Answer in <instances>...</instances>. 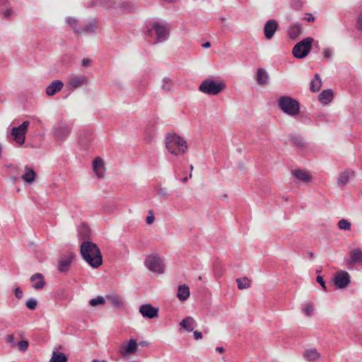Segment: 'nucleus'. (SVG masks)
Listing matches in <instances>:
<instances>
[{
  "label": "nucleus",
  "mask_w": 362,
  "mask_h": 362,
  "mask_svg": "<svg viewBox=\"0 0 362 362\" xmlns=\"http://www.w3.org/2000/svg\"><path fill=\"white\" fill-rule=\"evenodd\" d=\"M83 259L93 268H98L103 263V257L98 245L90 241H83L80 246Z\"/></svg>",
  "instance_id": "f257e3e1"
},
{
  "label": "nucleus",
  "mask_w": 362,
  "mask_h": 362,
  "mask_svg": "<svg viewBox=\"0 0 362 362\" xmlns=\"http://www.w3.org/2000/svg\"><path fill=\"white\" fill-rule=\"evenodd\" d=\"M165 147L171 154L179 156L186 153L188 146L184 138L176 134H168L165 137Z\"/></svg>",
  "instance_id": "f03ea898"
},
{
  "label": "nucleus",
  "mask_w": 362,
  "mask_h": 362,
  "mask_svg": "<svg viewBox=\"0 0 362 362\" xmlns=\"http://www.w3.org/2000/svg\"><path fill=\"white\" fill-rule=\"evenodd\" d=\"M279 107L290 116L298 115L300 112L299 103L290 96H281L278 100Z\"/></svg>",
  "instance_id": "7ed1b4c3"
},
{
  "label": "nucleus",
  "mask_w": 362,
  "mask_h": 362,
  "mask_svg": "<svg viewBox=\"0 0 362 362\" xmlns=\"http://www.w3.org/2000/svg\"><path fill=\"white\" fill-rule=\"evenodd\" d=\"M313 41V38L308 37L298 42L292 50L294 57L297 59L305 58L310 53Z\"/></svg>",
  "instance_id": "20e7f679"
},
{
  "label": "nucleus",
  "mask_w": 362,
  "mask_h": 362,
  "mask_svg": "<svg viewBox=\"0 0 362 362\" xmlns=\"http://www.w3.org/2000/svg\"><path fill=\"white\" fill-rule=\"evenodd\" d=\"M30 125L29 121H24L21 125L13 127L11 131V136L13 139L19 145L25 142V135Z\"/></svg>",
  "instance_id": "39448f33"
},
{
  "label": "nucleus",
  "mask_w": 362,
  "mask_h": 362,
  "mask_svg": "<svg viewBox=\"0 0 362 362\" xmlns=\"http://www.w3.org/2000/svg\"><path fill=\"white\" fill-rule=\"evenodd\" d=\"M148 32L149 35L152 36L153 32L156 35V42H163L167 40L169 31L165 25L159 22H154L152 24V28H148Z\"/></svg>",
  "instance_id": "423d86ee"
},
{
  "label": "nucleus",
  "mask_w": 362,
  "mask_h": 362,
  "mask_svg": "<svg viewBox=\"0 0 362 362\" xmlns=\"http://www.w3.org/2000/svg\"><path fill=\"white\" fill-rule=\"evenodd\" d=\"M145 265L153 272L158 274L164 272L165 265L163 259L157 255L148 257L145 260Z\"/></svg>",
  "instance_id": "0eeeda50"
},
{
  "label": "nucleus",
  "mask_w": 362,
  "mask_h": 362,
  "mask_svg": "<svg viewBox=\"0 0 362 362\" xmlns=\"http://www.w3.org/2000/svg\"><path fill=\"white\" fill-rule=\"evenodd\" d=\"M226 88L224 82H216L212 79H205V93L216 95Z\"/></svg>",
  "instance_id": "6e6552de"
},
{
  "label": "nucleus",
  "mask_w": 362,
  "mask_h": 362,
  "mask_svg": "<svg viewBox=\"0 0 362 362\" xmlns=\"http://www.w3.org/2000/svg\"><path fill=\"white\" fill-rule=\"evenodd\" d=\"M333 281L337 288H345L351 283L350 276L346 271H339L334 274Z\"/></svg>",
  "instance_id": "1a4fd4ad"
},
{
  "label": "nucleus",
  "mask_w": 362,
  "mask_h": 362,
  "mask_svg": "<svg viewBox=\"0 0 362 362\" xmlns=\"http://www.w3.org/2000/svg\"><path fill=\"white\" fill-rule=\"evenodd\" d=\"M138 350V344L136 339H130L127 345H122L119 349V353L122 357L134 354Z\"/></svg>",
  "instance_id": "9d476101"
},
{
  "label": "nucleus",
  "mask_w": 362,
  "mask_h": 362,
  "mask_svg": "<svg viewBox=\"0 0 362 362\" xmlns=\"http://www.w3.org/2000/svg\"><path fill=\"white\" fill-rule=\"evenodd\" d=\"M139 313L143 317L148 319H153L158 316V309L149 303L141 305Z\"/></svg>",
  "instance_id": "9b49d317"
},
{
  "label": "nucleus",
  "mask_w": 362,
  "mask_h": 362,
  "mask_svg": "<svg viewBox=\"0 0 362 362\" xmlns=\"http://www.w3.org/2000/svg\"><path fill=\"white\" fill-rule=\"evenodd\" d=\"M71 127L66 123H59V126L54 129V134L58 140L64 141L69 135Z\"/></svg>",
  "instance_id": "f8f14e48"
},
{
  "label": "nucleus",
  "mask_w": 362,
  "mask_h": 362,
  "mask_svg": "<svg viewBox=\"0 0 362 362\" xmlns=\"http://www.w3.org/2000/svg\"><path fill=\"white\" fill-rule=\"evenodd\" d=\"M89 80L85 75H74L68 81V86L71 88H78L83 85H88Z\"/></svg>",
  "instance_id": "ddd939ff"
},
{
  "label": "nucleus",
  "mask_w": 362,
  "mask_h": 362,
  "mask_svg": "<svg viewBox=\"0 0 362 362\" xmlns=\"http://www.w3.org/2000/svg\"><path fill=\"white\" fill-rule=\"evenodd\" d=\"M279 27L278 23L274 19H270L266 22L264 27V33L265 37L270 40L274 35L275 32L277 30Z\"/></svg>",
  "instance_id": "4468645a"
},
{
  "label": "nucleus",
  "mask_w": 362,
  "mask_h": 362,
  "mask_svg": "<svg viewBox=\"0 0 362 362\" xmlns=\"http://www.w3.org/2000/svg\"><path fill=\"white\" fill-rule=\"evenodd\" d=\"M74 255L72 252L69 253L66 256L62 257L59 260V271L60 272H66L69 269L70 265L74 259Z\"/></svg>",
  "instance_id": "2eb2a0df"
},
{
  "label": "nucleus",
  "mask_w": 362,
  "mask_h": 362,
  "mask_svg": "<svg viewBox=\"0 0 362 362\" xmlns=\"http://www.w3.org/2000/svg\"><path fill=\"white\" fill-rule=\"evenodd\" d=\"M64 87V83L61 80L53 81L46 88V94L53 96L60 92Z\"/></svg>",
  "instance_id": "dca6fc26"
},
{
  "label": "nucleus",
  "mask_w": 362,
  "mask_h": 362,
  "mask_svg": "<svg viewBox=\"0 0 362 362\" xmlns=\"http://www.w3.org/2000/svg\"><path fill=\"white\" fill-rule=\"evenodd\" d=\"M291 174L298 180L303 182H309L311 181L313 177L306 170L302 169H296L291 171Z\"/></svg>",
  "instance_id": "f3484780"
},
{
  "label": "nucleus",
  "mask_w": 362,
  "mask_h": 362,
  "mask_svg": "<svg viewBox=\"0 0 362 362\" xmlns=\"http://www.w3.org/2000/svg\"><path fill=\"white\" fill-rule=\"evenodd\" d=\"M30 280L33 283V287L36 290L42 289L45 286L44 276L40 273H36L31 276Z\"/></svg>",
  "instance_id": "a211bd4d"
},
{
  "label": "nucleus",
  "mask_w": 362,
  "mask_h": 362,
  "mask_svg": "<svg viewBox=\"0 0 362 362\" xmlns=\"http://www.w3.org/2000/svg\"><path fill=\"white\" fill-rule=\"evenodd\" d=\"M93 168L98 177H103L105 167L104 161L102 158H100V157H97L96 158H95L93 163Z\"/></svg>",
  "instance_id": "6ab92c4d"
},
{
  "label": "nucleus",
  "mask_w": 362,
  "mask_h": 362,
  "mask_svg": "<svg viewBox=\"0 0 362 362\" xmlns=\"http://www.w3.org/2000/svg\"><path fill=\"white\" fill-rule=\"evenodd\" d=\"M350 259L348 264H356L362 262V250L360 248H355L350 251Z\"/></svg>",
  "instance_id": "aec40b11"
},
{
  "label": "nucleus",
  "mask_w": 362,
  "mask_h": 362,
  "mask_svg": "<svg viewBox=\"0 0 362 362\" xmlns=\"http://www.w3.org/2000/svg\"><path fill=\"white\" fill-rule=\"evenodd\" d=\"M304 358L309 362H314L321 358L320 354L316 349H308L303 352Z\"/></svg>",
  "instance_id": "412c9836"
},
{
  "label": "nucleus",
  "mask_w": 362,
  "mask_h": 362,
  "mask_svg": "<svg viewBox=\"0 0 362 362\" xmlns=\"http://www.w3.org/2000/svg\"><path fill=\"white\" fill-rule=\"evenodd\" d=\"M256 80L257 83L260 86L268 84L269 76L267 71L262 68L257 69Z\"/></svg>",
  "instance_id": "4be33fe9"
},
{
  "label": "nucleus",
  "mask_w": 362,
  "mask_h": 362,
  "mask_svg": "<svg viewBox=\"0 0 362 362\" xmlns=\"http://www.w3.org/2000/svg\"><path fill=\"white\" fill-rule=\"evenodd\" d=\"M334 93L331 89L323 90L318 95L319 101L323 105H327L333 100Z\"/></svg>",
  "instance_id": "5701e85b"
},
{
  "label": "nucleus",
  "mask_w": 362,
  "mask_h": 362,
  "mask_svg": "<svg viewBox=\"0 0 362 362\" xmlns=\"http://www.w3.org/2000/svg\"><path fill=\"white\" fill-rule=\"evenodd\" d=\"M37 175L33 169L28 167V165L25 166V173L22 175L21 178L29 184L33 183Z\"/></svg>",
  "instance_id": "b1692460"
},
{
  "label": "nucleus",
  "mask_w": 362,
  "mask_h": 362,
  "mask_svg": "<svg viewBox=\"0 0 362 362\" xmlns=\"http://www.w3.org/2000/svg\"><path fill=\"white\" fill-rule=\"evenodd\" d=\"M195 325L196 322L192 317L184 318L180 323V327L187 332H192Z\"/></svg>",
  "instance_id": "393cba45"
},
{
  "label": "nucleus",
  "mask_w": 362,
  "mask_h": 362,
  "mask_svg": "<svg viewBox=\"0 0 362 362\" xmlns=\"http://www.w3.org/2000/svg\"><path fill=\"white\" fill-rule=\"evenodd\" d=\"M189 294H190L189 288L187 285L183 284V285L179 286L178 289H177V296L180 300H181V301L186 300L189 298Z\"/></svg>",
  "instance_id": "a878e982"
},
{
  "label": "nucleus",
  "mask_w": 362,
  "mask_h": 362,
  "mask_svg": "<svg viewBox=\"0 0 362 362\" xmlns=\"http://www.w3.org/2000/svg\"><path fill=\"white\" fill-rule=\"evenodd\" d=\"M354 172H350L348 170H345L340 173L338 179H337V185L338 186L343 187L346 183L349 182L351 176L354 175Z\"/></svg>",
  "instance_id": "bb28decb"
},
{
  "label": "nucleus",
  "mask_w": 362,
  "mask_h": 362,
  "mask_svg": "<svg viewBox=\"0 0 362 362\" xmlns=\"http://www.w3.org/2000/svg\"><path fill=\"white\" fill-rule=\"evenodd\" d=\"M302 33V28L300 24L291 25L288 30V34L291 39H296Z\"/></svg>",
  "instance_id": "cd10ccee"
},
{
  "label": "nucleus",
  "mask_w": 362,
  "mask_h": 362,
  "mask_svg": "<svg viewBox=\"0 0 362 362\" xmlns=\"http://www.w3.org/2000/svg\"><path fill=\"white\" fill-rule=\"evenodd\" d=\"M93 6H100L105 8H116V1L115 0H93Z\"/></svg>",
  "instance_id": "c85d7f7f"
},
{
  "label": "nucleus",
  "mask_w": 362,
  "mask_h": 362,
  "mask_svg": "<svg viewBox=\"0 0 362 362\" xmlns=\"http://www.w3.org/2000/svg\"><path fill=\"white\" fill-rule=\"evenodd\" d=\"M116 7H119L124 11H131L135 8L134 4L128 0L116 1Z\"/></svg>",
  "instance_id": "c756f323"
},
{
  "label": "nucleus",
  "mask_w": 362,
  "mask_h": 362,
  "mask_svg": "<svg viewBox=\"0 0 362 362\" xmlns=\"http://www.w3.org/2000/svg\"><path fill=\"white\" fill-rule=\"evenodd\" d=\"M322 86V81L318 74H315V78L311 81L310 85V90L312 92L316 93L320 90Z\"/></svg>",
  "instance_id": "7c9ffc66"
},
{
  "label": "nucleus",
  "mask_w": 362,
  "mask_h": 362,
  "mask_svg": "<svg viewBox=\"0 0 362 362\" xmlns=\"http://www.w3.org/2000/svg\"><path fill=\"white\" fill-rule=\"evenodd\" d=\"M67 361L68 358L64 353L53 351L49 362H67Z\"/></svg>",
  "instance_id": "2f4dec72"
},
{
  "label": "nucleus",
  "mask_w": 362,
  "mask_h": 362,
  "mask_svg": "<svg viewBox=\"0 0 362 362\" xmlns=\"http://www.w3.org/2000/svg\"><path fill=\"white\" fill-rule=\"evenodd\" d=\"M105 298L109 303H110L115 307L121 308L122 305V303L119 297L116 294L107 295Z\"/></svg>",
  "instance_id": "473e14b6"
},
{
  "label": "nucleus",
  "mask_w": 362,
  "mask_h": 362,
  "mask_svg": "<svg viewBox=\"0 0 362 362\" xmlns=\"http://www.w3.org/2000/svg\"><path fill=\"white\" fill-rule=\"evenodd\" d=\"M291 142L298 148L305 147V143L300 135L291 134L289 136Z\"/></svg>",
  "instance_id": "72a5a7b5"
},
{
  "label": "nucleus",
  "mask_w": 362,
  "mask_h": 362,
  "mask_svg": "<svg viewBox=\"0 0 362 362\" xmlns=\"http://www.w3.org/2000/svg\"><path fill=\"white\" fill-rule=\"evenodd\" d=\"M236 281L239 289L242 290L247 288L250 286V281L247 277L237 279Z\"/></svg>",
  "instance_id": "f704fd0d"
},
{
  "label": "nucleus",
  "mask_w": 362,
  "mask_h": 362,
  "mask_svg": "<svg viewBox=\"0 0 362 362\" xmlns=\"http://www.w3.org/2000/svg\"><path fill=\"white\" fill-rule=\"evenodd\" d=\"M173 81L167 77L163 79L161 88L165 92H170L173 90Z\"/></svg>",
  "instance_id": "c9c22d12"
},
{
  "label": "nucleus",
  "mask_w": 362,
  "mask_h": 362,
  "mask_svg": "<svg viewBox=\"0 0 362 362\" xmlns=\"http://www.w3.org/2000/svg\"><path fill=\"white\" fill-rule=\"evenodd\" d=\"M95 28L96 26L94 23H90L89 24L84 25L82 28L76 30V33H82L86 32L90 33L94 32Z\"/></svg>",
  "instance_id": "e433bc0d"
},
{
  "label": "nucleus",
  "mask_w": 362,
  "mask_h": 362,
  "mask_svg": "<svg viewBox=\"0 0 362 362\" xmlns=\"http://www.w3.org/2000/svg\"><path fill=\"white\" fill-rule=\"evenodd\" d=\"M105 302V299L103 296H98L95 298H93L89 301V304L93 306H97L98 305H103Z\"/></svg>",
  "instance_id": "4c0bfd02"
},
{
  "label": "nucleus",
  "mask_w": 362,
  "mask_h": 362,
  "mask_svg": "<svg viewBox=\"0 0 362 362\" xmlns=\"http://www.w3.org/2000/svg\"><path fill=\"white\" fill-rule=\"evenodd\" d=\"M338 227L341 230H349L351 229V223L346 219H341L338 222Z\"/></svg>",
  "instance_id": "58836bf2"
},
{
  "label": "nucleus",
  "mask_w": 362,
  "mask_h": 362,
  "mask_svg": "<svg viewBox=\"0 0 362 362\" xmlns=\"http://www.w3.org/2000/svg\"><path fill=\"white\" fill-rule=\"evenodd\" d=\"M37 302L34 298H30L26 302V307L30 310H35L36 308Z\"/></svg>",
  "instance_id": "ea45409f"
},
{
  "label": "nucleus",
  "mask_w": 362,
  "mask_h": 362,
  "mask_svg": "<svg viewBox=\"0 0 362 362\" xmlns=\"http://www.w3.org/2000/svg\"><path fill=\"white\" fill-rule=\"evenodd\" d=\"M314 311V306L313 303H308L305 305L304 313L307 316H310Z\"/></svg>",
  "instance_id": "a19ab883"
},
{
  "label": "nucleus",
  "mask_w": 362,
  "mask_h": 362,
  "mask_svg": "<svg viewBox=\"0 0 362 362\" xmlns=\"http://www.w3.org/2000/svg\"><path fill=\"white\" fill-rule=\"evenodd\" d=\"M28 341L26 340H22L18 343V347L21 351H25L28 349Z\"/></svg>",
  "instance_id": "79ce46f5"
},
{
  "label": "nucleus",
  "mask_w": 362,
  "mask_h": 362,
  "mask_svg": "<svg viewBox=\"0 0 362 362\" xmlns=\"http://www.w3.org/2000/svg\"><path fill=\"white\" fill-rule=\"evenodd\" d=\"M158 194L164 199H168L169 195L168 189L165 187H159L158 189Z\"/></svg>",
  "instance_id": "37998d69"
},
{
  "label": "nucleus",
  "mask_w": 362,
  "mask_h": 362,
  "mask_svg": "<svg viewBox=\"0 0 362 362\" xmlns=\"http://www.w3.org/2000/svg\"><path fill=\"white\" fill-rule=\"evenodd\" d=\"M66 22L74 30L75 32H76V30H78L77 28H76L77 27V24H78V21H77L76 19L72 18H66Z\"/></svg>",
  "instance_id": "c03bdc74"
},
{
  "label": "nucleus",
  "mask_w": 362,
  "mask_h": 362,
  "mask_svg": "<svg viewBox=\"0 0 362 362\" xmlns=\"http://www.w3.org/2000/svg\"><path fill=\"white\" fill-rule=\"evenodd\" d=\"M6 341L7 343L10 344H11V347H15L16 346V343L14 340V336L13 334H9V335H7L5 338Z\"/></svg>",
  "instance_id": "a18cd8bd"
},
{
  "label": "nucleus",
  "mask_w": 362,
  "mask_h": 362,
  "mask_svg": "<svg viewBox=\"0 0 362 362\" xmlns=\"http://www.w3.org/2000/svg\"><path fill=\"white\" fill-rule=\"evenodd\" d=\"M154 216H153V213L152 211H148V216L146 217V223L148 225H151L153 223L154 221Z\"/></svg>",
  "instance_id": "49530a36"
},
{
  "label": "nucleus",
  "mask_w": 362,
  "mask_h": 362,
  "mask_svg": "<svg viewBox=\"0 0 362 362\" xmlns=\"http://www.w3.org/2000/svg\"><path fill=\"white\" fill-rule=\"evenodd\" d=\"M356 28L358 30L362 31V12L358 16Z\"/></svg>",
  "instance_id": "de8ad7c7"
},
{
  "label": "nucleus",
  "mask_w": 362,
  "mask_h": 362,
  "mask_svg": "<svg viewBox=\"0 0 362 362\" xmlns=\"http://www.w3.org/2000/svg\"><path fill=\"white\" fill-rule=\"evenodd\" d=\"M316 281L321 285V286L322 287L324 291H327V287H326V285H325V281L323 280L322 276H317V279H316Z\"/></svg>",
  "instance_id": "09e8293b"
},
{
  "label": "nucleus",
  "mask_w": 362,
  "mask_h": 362,
  "mask_svg": "<svg viewBox=\"0 0 362 362\" xmlns=\"http://www.w3.org/2000/svg\"><path fill=\"white\" fill-rule=\"evenodd\" d=\"M302 5V2L300 0H293L292 2V6L296 9H300Z\"/></svg>",
  "instance_id": "8fccbe9b"
},
{
  "label": "nucleus",
  "mask_w": 362,
  "mask_h": 362,
  "mask_svg": "<svg viewBox=\"0 0 362 362\" xmlns=\"http://www.w3.org/2000/svg\"><path fill=\"white\" fill-rule=\"evenodd\" d=\"M92 64L91 59L88 58H85L81 62V65L84 67H89Z\"/></svg>",
  "instance_id": "3c124183"
},
{
  "label": "nucleus",
  "mask_w": 362,
  "mask_h": 362,
  "mask_svg": "<svg viewBox=\"0 0 362 362\" xmlns=\"http://www.w3.org/2000/svg\"><path fill=\"white\" fill-rule=\"evenodd\" d=\"M14 293H15V296L16 297L18 298V299H21L22 297H23V291H21V289L18 287H17L15 291H14Z\"/></svg>",
  "instance_id": "603ef678"
},
{
  "label": "nucleus",
  "mask_w": 362,
  "mask_h": 362,
  "mask_svg": "<svg viewBox=\"0 0 362 362\" xmlns=\"http://www.w3.org/2000/svg\"><path fill=\"white\" fill-rule=\"evenodd\" d=\"M202 333L199 331H194V337L196 340L201 339L202 338Z\"/></svg>",
  "instance_id": "864d4df0"
},
{
  "label": "nucleus",
  "mask_w": 362,
  "mask_h": 362,
  "mask_svg": "<svg viewBox=\"0 0 362 362\" xmlns=\"http://www.w3.org/2000/svg\"><path fill=\"white\" fill-rule=\"evenodd\" d=\"M214 273L216 276H220L221 274V269L218 267V264L214 265Z\"/></svg>",
  "instance_id": "5fc2aeb1"
},
{
  "label": "nucleus",
  "mask_w": 362,
  "mask_h": 362,
  "mask_svg": "<svg viewBox=\"0 0 362 362\" xmlns=\"http://www.w3.org/2000/svg\"><path fill=\"white\" fill-rule=\"evenodd\" d=\"M323 54L325 57L329 58L331 57V52L329 49H326L324 50Z\"/></svg>",
  "instance_id": "6e6d98bb"
},
{
  "label": "nucleus",
  "mask_w": 362,
  "mask_h": 362,
  "mask_svg": "<svg viewBox=\"0 0 362 362\" xmlns=\"http://www.w3.org/2000/svg\"><path fill=\"white\" fill-rule=\"evenodd\" d=\"M305 19H306L308 22H313V21H314L315 18H314L311 14H310V15H309V17L306 18Z\"/></svg>",
  "instance_id": "4d7b16f0"
},
{
  "label": "nucleus",
  "mask_w": 362,
  "mask_h": 362,
  "mask_svg": "<svg viewBox=\"0 0 362 362\" xmlns=\"http://www.w3.org/2000/svg\"><path fill=\"white\" fill-rule=\"evenodd\" d=\"M11 10H6V11L4 12V16H5L6 18H8V17L11 16Z\"/></svg>",
  "instance_id": "13d9d810"
},
{
  "label": "nucleus",
  "mask_w": 362,
  "mask_h": 362,
  "mask_svg": "<svg viewBox=\"0 0 362 362\" xmlns=\"http://www.w3.org/2000/svg\"><path fill=\"white\" fill-rule=\"evenodd\" d=\"M204 81L201 83V84L199 85V90L201 91V92H203L204 93Z\"/></svg>",
  "instance_id": "bf43d9fd"
},
{
  "label": "nucleus",
  "mask_w": 362,
  "mask_h": 362,
  "mask_svg": "<svg viewBox=\"0 0 362 362\" xmlns=\"http://www.w3.org/2000/svg\"><path fill=\"white\" fill-rule=\"evenodd\" d=\"M216 351L220 353H223L224 351V348L222 346H218L216 348Z\"/></svg>",
  "instance_id": "052dcab7"
},
{
  "label": "nucleus",
  "mask_w": 362,
  "mask_h": 362,
  "mask_svg": "<svg viewBox=\"0 0 362 362\" xmlns=\"http://www.w3.org/2000/svg\"><path fill=\"white\" fill-rule=\"evenodd\" d=\"M140 345L142 346H148V343L147 341H141Z\"/></svg>",
  "instance_id": "680f3d73"
},
{
  "label": "nucleus",
  "mask_w": 362,
  "mask_h": 362,
  "mask_svg": "<svg viewBox=\"0 0 362 362\" xmlns=\"http://www.w3.org/2000/svg\"><path fill=\"white\" fill-rule=\"evenodd\" d=\"M211 46V43L209 42H205V48H209Z\"/></svg>",
  "instance_id": "e2e57ef3"
},
{
  "label": "nucleus",
  "mask_w": 362,
  "mask_h": 362,
  "mask_svg": "<svg viewBox=\"0 0 362 362\" xmlns=\"http://www.w3.org/2000/svg\"><path fill=\"white\" fill-rule=\"evenodd\" d=\"M189 168H190V171H191V173H190V174H189V177L191 178V177H192V170H193V169H194L193 165H190V167H189Z\"/></svg>",
  "instance_id": "0e129e2a"
},
{
  "label": "nucleus",
  "mask_w": 362,
  "mask_h": 362,
  "mask_svg": "<svg viewBox=\"0 0 362 362\" xmlns=\"http://www.w3.org/2000/svg\"><path fill=\"white\" fill-rule=\"evenodd\" d=\"M308 255H309V257L310 258H313L314 257V253L312 252H308Z\"/></svg>",
  "instance_id": "69168bd1"
},
{
  "label": "nucleus",
  "mask_w": 362,
  "mask_h": 362,
  "mask_svg": "<svg viewBox=\"0 0 362 362\" xmlns=\"http://www.w3.org/2000/svg\"><path fill=\"white\" fill-rule=\"evenodd\" d=\"M188 180V177H183L182 179H181V181L183 182H186Z\"/></svg>",
  "instance_id": "338daca9"
},
{
  "label": "nucleus",
  "mask_w": 362,
  "mask_h": 362,
  "mask_svg": "<svg viewBox=\"0 0 362 362\" xmlns=\"http://www.w3.org/2000/svg\"><path fill=\"white\" fill-rule=\"evenodd\" d=\"M91 362H100L98 359H94Z\"/></svg>",
  "instance_id": "774afa93"
}]
</instances>
